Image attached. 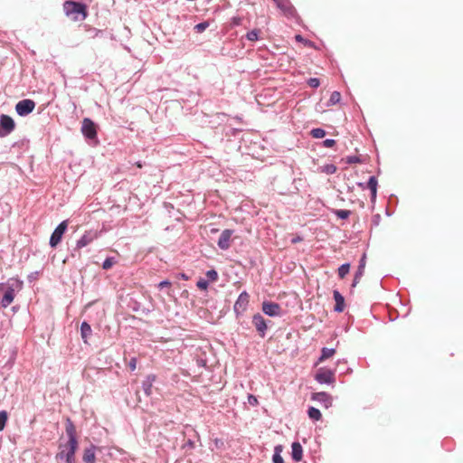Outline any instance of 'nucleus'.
<instances>
[{
	"instance_id": "6",
	"label": "nucleus",
	"mask_w": 463,
	"mask_h": 463,
	"mask_svg": "<svg viewBox=\"0 0 463 463\" xmlns=\"http://www.w3.org/2000/svg\"><path fill=\"white\" fill-rule=\"evenodd\" d=\"M315 379L319 383H335V373L334 371L322 367L319 368L315 375Z\"/></svg>"
},
{
	"instance_id": "33",
	"label": "nucleus",
	"mask_w": 463,
	"mask_h": 463,
	"mask_svg": "<svg viewBox=\"0 0 463 463\" xmlns=\"http://www.w3.org/2000/svg\"><path fill=\"white\" fill-rule=\"evenodd\" d=\"M206 277L211 280V281H216L218 279V273L216 272V270L214 269H211V270H208L206 272Z\"/></svg>"
},
{
	"instance_id": "31",
	"label": "nucleus",
	"mask_w": 463,
	"mask_h": 463,
	"mask_svg": "<svg viewBox=\"0 0 463 463\" xmlns=\"http://www.w3.org/2000/svg\"><path fill=\"white\" fill-rule=\"evenodd\" d=\"M275 450H276V452L273 455V462L274 463H284V460L279 454L280 449H279V447H276Z\"/></svg>"
},
{
	"instance_id": "10",
	"label": "nucleus",
	"mask_w": 463,
	"mask_h": 463,
	"mask_svg": "<svg viewBox=\"0 0 463 463\" xmlns=\"http://www.w3.org/2000/svg\"><path fill=\"white\" fill-rule=\"evenodd\" d=\"M250 296L247 292H242L240 294L238 299L234 304V311L237 315L242 314L249 305Z\"/></svg>"
},
{
	"instance_id": "35",
	"label": "nucleus",
	"mask_w": 463,
	"mask_h": 463,
	"mask_svg": "<svg viewBox=\"0 0 463 463\" xmlns=\"http://www.w3.org/2000/svg\"><path fill=\"white\" fill-rule=\"evenodd\" d=\"M336 215L341 219H346L350 215V211L348 210H338L336 212Z\"/></svg>"
},
{
	"instance_id": "15",
	"label": "nucleus",
	"mask_w": 463,
	"mask_h": 463,
	"mask_svg": "<svg viewBox=\"0 0 463 463\" xmlns=\"http://www.w3.org/2000/svg\"><path fill=\"white\" fill-rule=\"evenodd\" d=\"M65 430L69 440L78 441L76 427L70 418L66 420Z\"/></svg>"
},
{
	"instance_id": "50",
	"label": "nucleus",
	"mask_w": 463,
	"mask_h": 463,
	"mask_svg": "<svg viewBox=\"0 0 463 463\" xmlns=\"http://www.w3.org/2000/svg\"><path fill=\"white\" fill-rule=\"evenodd\" d=\"M4 288V284H0V290Z\"/></svg>"
},
{
	"instance_id": "25",
	"label": "nucleus",
	"mask_w": 463,
	"mask_h": 463,
	"mask_svg": "<svg viewBox=\"0 0 463 463\" xmlns=\"http://www.w3.org/2000/svg\"><path fill=\"white\" fill-rule=\"evenodd\" d=\"M340 99H341L340 92L334 91L331 93V96H330L327 105L328 106L335 105V104L338 103L340 101Z\"/></svg>"
},
{
	"instance_id": "34",
	"label": "nucleus",
	"mask_w": 463,
	"mask_h": 463,
	"mask_svg": "<svg viewBox=\"0 0 463 463\" xmlns=\"http://www.w3.org/2000/svg\"><path fill=\"white\" fill-rule=\"evenodd\" d=\"M197 287L201 289V290H206L208 288V281H206L205 279H200L198 281H197Z\"/></svg>"
},
{
	"instance_id": "7",
	"label": "nucleus",
	"mask_w": 463,
	"mask_h": 463,
	"mask_svg": "<svg viewBox=\"0 0 463 463\" xmlns=\"http://www.w3.org/2000/svg\"><path fill=\"white\" fill-rule=\"evenodd\" d=\"M275 4L285 16L289 18L296 17L297 11L290 0H277Z\"/></svg>"
},
{
	"instance_id": "3",
	"label": "nucleus",
	"mask_w": 463,
	"mask_h": 463,
	"mask_svg": "<svg viewBox=\"0 0 463 463\" xmlns=\"http://www.w3.org/2000/svg\"><path fill=\"white\" fill-rule=\"evenodd\" d=\"M81 133L89 139H94L97 137V126L89 118H83L81 122Z\"/></svg>"
},
{
	"instance_id": "32",
	"label": "nucleus",
	"mask_w": 463,
	"mask_h": 463,
	"mask_svg": "<svg viewBox=\"0 0 463 463\" xmlns=\"http://www.w3.org/2000/svg\"><path fill=\"white\" fill-rule=\"evenodd\" d=\"M209 23L208 22H203L194 26V29L197 33H203L206 28H208Z\"/></svg>"
},
{
	"instance_id": "51",
	"label": "nucleus",
	"mask_w": 463,
	"mask_h": 463,
	"mask_svg": "<svg viewBox=\"0 0 463 463\" xmlns=\"http://www.w3.org/2000/svg\"><path fill=\"white\" fill-rule=\"evenodd\" d=\"M277 0H273V2L275 3Z\"/></svg>"
},
{
	"instance_id": "5",
	"label": "nucleus",
	"mask_w": 463,
	"mask_h": 463,
	"mask_svg": "<svg viewBox=\"0 0 463 463\" xmlns=\"http://www.w3.org/2000/svg\"><path fill=\"white\" fill-rule=\"evenodd\" d=\"M68 227V221L61 222L54 230L50 238V245L55 248L61 241L62 235L64 234Z\"/></svg>"
},
{
	"instance_id": "43",
	"label": "nucleus",
	"mask_w": 463,
	"mask_h": 463,
	"mask_svg": "<svg viewBox=\"0 0 463 463\" xmlns=\"http://www.w3.org/2000/svg\"><path fill=\"white\" fill-rule=\"evenodd\" d=\"M241 23V19L240 18H234L233 19V24H236V25H239Z\"/></svg>"
},
{
	"instance_id": "24",
	"label": "nucleus",
	"mask_w": 463,
	"mask_h": 463,
	"mask_svg": "<svg viewBox=\"0 0 463 463\" xmlns=\"http://www.w3.org/2000/svg\"><path fill=\"white\" fill-rule=\"evenodd\" d=\"M307 414L308 417L314 420H319L322 417L320 411L314 407L308 409Z\"/></svg>"
},
{
	"instance_id": "44",
	"label": "nucleus",
	"mask_w": 463,
	"mask_h": 463,
	"mask_svg": "<svg viewBox=\"0 0 463 463\" xmlns=\"http://www.w3.org/2000/svg\"><path fill=\"white\" fill-rule=\"evenodd\" d=\"M357 161H358V159H357L356 157H351V158H349V160H348V162H350V163L357 162Z\"/></svg>"
},
{
	"instance_id": "29",
	"label": "nucleus",
	"mask_w": 463,
	"mask_h": 463,
	"mask_svg": "<svg viewBox=\"0 0 463 463\" xmlns=\"http://www.w3.org/2000/svg\"><path fill=\"white\" fill-rule=\"evenodd\" d=\"M311 136L314 138H323L326 136V131L322 128H314L311 130Z\"/></svg>"
},
{
	"instance_id": "27",
	"label": "nucleus",
	"mask_w": 463,
	"mask_h": 463,
	"mask_svg": "<svg viewBox=\"0 0 463 463\" xmlns=\"http://www.w3.org/2000/svg\"><path fill=\"white\" fill-rule=\"evenodd\" d=\"M260 33V29H254L250 32H249L247 34H246V38L249 40V41H251V42H255L259 39V34Z\"/></svg>"
},
{
	"instance_id": "46",
	"label": "nucleus",
	"mask_w": 463,
	"mask_h": 463,
	"mask_svg": "<svg viewBox=\"0 0 463 463\" xmlns=\"http://www.w3.org/2000/svg\"><path fill=\"white\" fill-rule=\"evenodd\" d=\"M181 278L184 279H188V277L185 274H181Z\"/></svg>"
},
{
	"instance_id": "47",
	"label": "nucleus",
	"mask_w": 463,
	"mask_h": 463,
	"mask_svg": "<svg viewBox=\"0 0 463 463\" xmlns=\"http://www.w3.org/2000/svg\"><path fill=\"white\" fill-rule=\"evenodd\" d=\"M136 165L138 167V168H141L142 167V164L140 162H137L136 163Z\"/></svg>"
},
{
	"instance_id": "18",
	"label": "nucleus",
	"mask_w": 463,
	"mask_h": 463,
	"mask_svg": "<svg viewBox=\"0 0 463 463\" xmlns=\"http://www.w3.org/2000/svg\"><path fill=\"white\" fill-rule=\"evenodd\" d=\"M291 456L296 462H299L302 460L303 449L299 442H293Z\"/></svg>"
},
{
	"instance_id": "26",
	"label": "nucleus",
	"mask_w": 463,
	"mask_h": 463,
	"mask_svg": "<svg viewBox=\"0 0 463 463\" xmlns=\"http://www.w3.org/2000/svg\"><path fill=\"white\" fill-rule=\"evenodd\" d=\"M350 265L348 263L343 264L338 269V276L344 279L349 272Z\"/></svg>"
},
{
	"instance_id": "9",
	"label": "nucleus",
	"mask_w": 463,
	"mask_h": 463,
	"mask_svg": "<svg viewBox=\"0 0 463 463\" xmlns=\"http://www.w3.org/2000/svg\"><path fill=\"white\" fill-rule=\"evenodd\" d=\"M35 108V102L32 99H23L15 106V110L20 116L30 114Z\"/></svg>"
},
{
	"instance_id": "22",
	"label": "nucleus",
	"mask_w": 463,
	"mask_h": 463,
	"mask_svg": "<svg viewBox=\"0 0 463 463\" xmlns=\"http://www.w3.org/2000/svg\"><path fill=\"white\" fill-rule=\"evenodd\" d=\"M335 354V348L323 347L321 350V355L317 363H322L325 360L331 358Z\"/></svg>"
},
{
	"instance_id": "48",
	"label": "nucleus",
	"mask_w": 463,
	"mask_h": 463,
	"mask_svg": "<svg viewBox=\"0 0 463 463\" xmlns=\"http://www.w3.org/2000/svg\"><path fill=\"white\" fill-rule=\"evenodd\" d=\"M296 39H297L298 41H301V40H302V37H301L300 35H297V36H296Z\"/></svg>"
},
{
	"instance_id": "41",
	"label": "nucleus",
	"mask_w": 463,
	"mask_h": 463,
	"mask_svg": "<svg viewBox=\"0 0 463 463\" xmlns=\"http://www.w3.org/2000/svg\"><path fill=\"white\" fill-rule=\"evenodd\" d=\"M324 146L326 147H332L335 146V141L334 139H326L324 142Z\"/></svg>"
},
{
	"instance_id": "11",
	"label": "nucleus",
	"mask_w": 463,
	"mask_h": 463,
	"mask_svg": "<svg viewBox=\"0 0 463 463\" xmlns=\"http://www.w3.org/2000/svg\"><path fill=\"white\" fill-rule=\"evenodd\" d=\"M99 233L97 231H87L83 236L77 241V248H82L92 242L99 237Z\"/></svg>"
},
{
	"instance_id": "14",
	"label": "nucleus",
	"mask_w": 463,
	"mask_h": 463,
	"mask_svg": "<svg viewBox=\"0 0 463 463\" xmlns=\"http://www.w3.org/2000/svg\"><path fill=\"white\" fill-rule=\"evenodd\" d=\"M311 399L323 403L325 408L332 405V397L325 392L313 393Z\"/></svg>"
},
{
	"instance_id": "28",
	"label": "nucleus",
	"mask_w": 463,
	"mask_h": 463,
	"mask_svg": "<svg viewBox=\"0 0 463 463\" xmlns=\"http://www.w3.org/2000/svg\"><path fill=\"white\" fill-rule=\"evenodd\" d=\"M8 420V414L5 411H0V430H3L5 427L6 421Z\"/></svg>"
},
{
	"instance_id": "39",
	"label": "nucleus",
	"mask_w": 463,
	"mask_h": 463,
	"mask_svg": "<svg viewBox=\"0 0 463 463\" xmlns=\"http://www.w3.org/2000/svg\"><path fill=\"white\" fill-rule=\"evenodd\" d=\"M137 361L136 357H133L130 359V361L128 363V367H129L130 371L133 372L137 369Z\"/></svg>"
},
{
	"instance_id": "30",
	"label": "nucleus",
	"mask_w": 463,
	"mask_h": 463,
	"mask_svg": "<svg viewBox=\"0 0 463 463\" xmlns=\"http://www.w3.org/2000/svg\"><path fill=\"white\" fill-rule=\"evenodd\" d=\"M115 263H116V261H115V259H114V258H111V257L107 258V259L105 260V261L103 262V264H102V268H103L104 269H109L110 268H112V266H113Z\"/></svg>"
},
{
	"instance_id": "45",
	"label": "nucleus",
	"mask_w": 463,
	"mask_h": 463,
	"mask_svg": "<svg viewBox=\"0 0 463 463\" xmlns=\"http://www.w3.org/2000/svg\"><path fill=\"white\" fill-rule=\"evenodd\" d=\"M301 241V238L298 237V238L293 239V240H292V242H293V243H297V242H298V241Z\"/></svg>"
},
{
	"instance_id": "13",
	"label": "nucleus",
	"mask_w": 463,
	"mask_h": 463,
	"mask_svg": "<svg viewBox=\"0 0 463 463\" xmlns=\"http://www.w3.org/2000/svg\"><path fill=\"white\" fill-rule=\"evenodd\" d=\"M262 311L270 317L279 316L280 313V307L277 303L273 302H263Z\"/></svg>"
},
{
	"instance_id": "16",
	"label": "nucleus",
	"mask_w": 463,
	"mask_h": 463,
	"mask_svg": "<svg viewBox=\"0 0 463 463\" xmlns=\"http://www.w3.org/2000/svg\"><path fill=\"white\" fill-rule=\"evenodd\" d=\"M14 298V289L13 288V285L8 287L6 291L5 292L3 298L1 300V305L3 307H7Z\"/></svg>"
},
{
	"instance_id": "1",
	"label": "nucleus",
	"mask_w": 463,
	"mask_h": 463,
	"mask_svg": "<svg viewBox=\"0 0 463 463\" xmlns=\"http://www.w3.org/2000/svg\"><path fill=\"white\" fill-rule=\"evenodd\" d=\"M61 451L57 454V458H65L66 463H75V453L78 449V441L68 440L65 445L60 446Z\"/></svg>"
},
{
	"instance_id": "2",
	"label": "nucleus",
	"mask_w": 463,
	"mask_h": 463,
	"mask_svg": "<svg viewBox=\"0 0 463 463\" xmlns=\"http://www.w3.org/2000/svg\"><path fill=\"white\" fill-rule=\"evenodd\" d=\"M63 9L67 15L82 14L81 20L87 17L86 5L81 3L66 1L63 5Z\"/></svg>"
},
{
	"instance_id": "12",
	"label": "nucleus",
	"mask_w": 463,
	"mask_h": 463,
	"mask_svg": "<svg viewBox=\"0 0 463 463\" xmlns=\"http://www.w3.org/2000/svg\"><path fill=\"white\" fill-rule=\"evenodd\" d=\"M252 323L260 336L264 337L267 330V324L264 317L260 314H255L252 317Z\"/></svg>"
},
{
	"instance_id": "21",
	"label": "nucleus",
	"mask_w": 463,
	"mask_h": 463,
	"mask_svg": "<svg viewBox=\"0 0 463 463\" xmlns=\"http://www.w3.org/2000/svg\"><path fill=\"white\" fill-rule=\"evenodd\" d=\"M91 332H92V330H91L90 326L85 321L82 322L81 326H80V335H81V337H82L84 343H87L88 338L91 335Z\"/></svg>"
},
{
	"instance_id": "4",
	"label": "nucleus",
	"mask_w": 463,
	"mask_h": 463,
	"mask_svg": "<svg viewBox=\"0 0 463 463\" xmlns=\"http://www.w3.org/2000/svg\"><path fill=\"white\" fill-rule=\"evenodd\" d=\"M15 128L14 119L7 115L0 117V137H4L9 135Z\"/></svg>"
},
{
	"instance_id": "42",
	"label": "nucleus",
	"mask_w": 463,
	"mask_h": 463,
	"mask_svg": "<svg viewBox=\"0 0 463 463\" xmlns=\"http://www.w3.org/2000/svg\"><path fill=\"white\" fill-rule=\"evenodd\" d=\"M335 170H336V168L334 165L327 166V173H335Z\"/></svg>"
},
{
	"instance_id": "37",
	"label": "nucleus",
	"mask_w": 463,
	"mask_h": 463,
	"mask_svg": "<svg viewBox=\"0 0 463 463\" xmlns=\"http://www.w3.org/2000/svg\"><path fill=\"white\" fill-rule=\"evenodd\" d=\"M307 83L312 88H317L320 84V81L317 78H310Z\"/></svg>"
},
{
	"instance_id": "36",
	"label": "nucleus",
	"mask_w": 463,
	"mask_h": 463,
	"mask_svg": "<svg viewBox=\"0 0 463 463\" xmlns=\"http://www.w3.org/2000/svg\"><path fill=\"white\" fill-rule=\"evenodd\" d=\"M194 442L191 439H188L183 446V449H184L186 451L192 450L194 449Z\"/></svg>"
},
{
	"instance_id": "38",
	"label": "nucleus",
	"mask_w": 463,
	"mask_h": 463,
	"mask_svg": "<svg viewBox=\"0 0 463 463\" xmlns=\"http://www.w3.org/2000/svg\"><path fill=\"white\" fill-rule=\"evenodd\" d=\"M248 402L252 406H257L259 404L257 397L252 394H249Z\"/></svg>"
},
{
	"instance_id": "20",
	"label": "nucleus",
	"mask_w": 463,
	"mask_h": 463,
	"mask_svg": "<svg viewBox=\"0 0 463 463\" xmlns=\"http://www.w3.org/2000/svg\"><path fill=\"white\" fill-rule=\"evenodd\" d=\"M82 459L85 463H95V447L91 445L90 448L84 449Z\"/></svg>"
},
{
	"instance_id": "49",
	"label": "nucleus",
	"mask_w": 463,
	"mask_h": 463,
	"mask_svg": "<svg viewBox=\"0 0 463 463\" xmlns=\"http://www.w3.org/2000/svg\"><path fill=\"white\" fill-rule=\"evenodd\" d=\"M15 283L17 284V286H21V282H19L18 280H15Z\"/></svg>"
},
{
	"instance_id": "23",
	"label": "nucleus",
	"mask_w": 463,
	"mask_h": 463,
	"mask_svg": "<svg viewBox=\"0 0 463 463\" xmlns=\"http://www.w3.org/2000/svg\"><path fill=\"white\" fill-rule=\"evenodd\" d=\"M367 186L372 193V196L374 198L377 192V180L375 176H371L368 180Z\"/></svg>"
},
{
	"instance_id": "40",
	"label": "nucleus",
	"mask_w": 463,
	"mask_h": 463,
	"mask_svg": "<svg viewBox=\"0 0 463 463\" xmlns=\"http://www.w3.org/2000/svg\"><path fill=\"white\" fill-rule=\"evenodd\" d=\"M171 282L168 281V280H164V281H161L159 284H158V288L159 289H163L164 288H170L171 287Z\"/></svg>"
},
{
	"instance_id": "8",
	"label": "nucleus",
	"mask_w": 463,
	"mask_h": 463,
	"mask_svg": "<svg viewBox=\"0 0 463 463\" xmlns=\"http://www.w3.org/2000/svg\"><path fill=\"white\" fill-rule=\"evenodd\" d=\"M233 232L234 231L230 229H226L222 232L217 241V245L221 250H226L231 247Z\"/></svg>"
},
{
	"instance_id": "17",
	"label": "nucleus",
	"mask_w": 463,
	"mask_h": 463,
	"mask_svg": "<svg viewBox=\"0 0 463 463\" xmlns=\"http://www.w3.org/2000/svg\"><path fill=\"white\" fill-rule=\"evenodd\" d=\"M364 269H365V256L364 255L360 260V264L355 272L352 287H355L360 282V279L364 273Z\"/></svg>"
},
{
	"instance_id": "19",
	"label": "nucleus",
	"mask_w": 463,
	"mask_h": 463,
	"mask_svg": "<svg viewBox=\"0 0 463 463\" xmlns=\"http://www.w3.org/2000/svg\"><path fill=\"white\" fill-rule=\"evenodd\" d=\"M333 295H334V299L335 301V311L339 312V313L343 312L345 309L344 297L337 290H335Z\"/></svg>"
}]
</instances>
